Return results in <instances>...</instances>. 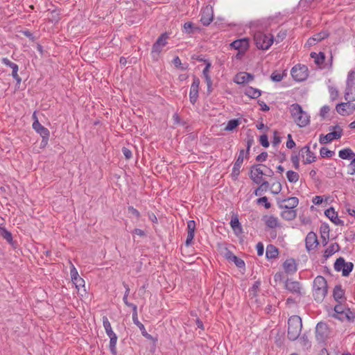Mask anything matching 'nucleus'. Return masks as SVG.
<instances>
[{
  "instance_id": "nucleus-53",
  "label": "nucleus",
  "mask_w": 355,
  "mask_h": 355,
  "mask_svg": "<svg viewBox=\"0 0 355 355\" xmlns=\"http://www.w3.org/2000/svg\"><path fill=\"white\" fill-rule=\"evenodd\" d=\"M173 62L174 64V65L177 67V68H180L182 70H186L187 69V65H182V62H181V60L180 59V58L178 56H176L173 60Z\"/></svg>"
},
{
  "instance_id": "nucleus-41",
  "label": "nucleus",
  "mask_w": 355,
  "mask_h": 355,
  "mask_svg": "<svg viewBox=\"0 0 355 355\" xmlns=\"http://www.w3.org/2000/svg\"><path fill=\"white\" fill-rule=\"evenodd\" d=\"M110 349L112 355H117V350H116V342H117V336H114L110 338Z\"/></svg>"
},
{
  "instance_id": "nucleus-59",
  "label": "nucleus",
  "mask_w": 355,
  "mask_h": 355,
  "mask_svg": "<svg viewBox=\"0 0 355 355\" xmlns=\"http://www.w3.org/2000/svg\"><path fill=\"white\" fill-rule=\"evenodd\" d=\"M122 153L126 159H130L132 157V151L126 147L122 148Z\"/></svg>"
},
{
  "instance_id": "nucleus-3",
  "label": "nucleus",
  "mask_w": 355,
  "mask_h": 355,
  "mask_svg": "<svg viewBox=\"0 0 355 355\" xmlns=\"http://www.w3.org/2000/svg\"><path fill=\"white\" fill-rule=\"evenodd\" d=\"M302 319L298 315H292L288 320V338L294 341L297 340L302 331Z\"/></svg>"
},
{
  "instance_id": "nucleus-32",
  "label": "nucleus",
  "mask_w": 355,
  "mask_h": 355,
  "mask_svg": "<svg viewBox=\"0 0 355 355\" xmlns=\"http://www.w3.org/2000/svg\"><path fill=\"white\" fill-rule=\"evenodd\" d=\"M1 236L7 241L8 243L15 247V242L13 241L12 236L10 232L4 227H0Z\"/></svg>"
},
{
  "instance_id": "nucleus-50",
  "label": "nucleus",
  "mask_w": 355,
  "mask_h": 355,
  "mask_svg": "<svg viewBox=\"0 0 355 355\" xmlns=\"http://www.w3.org/2000/svg\"><path fill=\"white\" fill-rule=\"evenodd\" d=\"M257 203L259 205L263 204L266 209H269L271 207V204L268 202V198L266 196L258 198L257 200Z\"/></svg>"
},
{
  "instance_id": "nucleus-9",
  "label": "nucleus",
  "mask_w": 355,
  "mask_h": 355,
  "mask_svg": "<svg viewBox=\"0 0 355 355\" xmlns=\"http://www.w3.org/2000/svg\"><path fill=\"white\" fill-rule=\"evenodd\" d=\"M350 102L338 103L336 107L337 112L342 116L352 114L355 111V104H352Z\"/></svg>"
},
{
  "instance_id": "nucleus-13",
  "label": "nucleus",
  "mask_w": 355,
  "mask_h": 355,
  "mask_svg": "<svg viewBox=\"0 0 355 355\" xmlns=\"http://www.w3.org/2000/svg\"><path fill=\"white\" fill-rule=\"evenodd\" d=\"M214 19L213 9L211 6H207L201 12L200 21L204 26H208Z\"/></svg>"
},
{
  "instance_id": "nucleus-43",
  "label": "nucleus",
  "mask_w": 355,
  "mask_h": 355,
  "mask_svg": "<svg viewBox=\"0 0 355 355\" xmlns=\"http://www.w3.org/2000/svg\"><path fill=\"white\" fill-rule=\"evenodd\" d=\"M354 264L352 262H346L344 267L343 268L342 274L343 276L347 277L352 271Z\"/></svg>"
},
{
  "instance_id": "nucleus-17",
  "label": "nucleus",
  "mask_w": 355,
  "mask_h": 355,
  "mask_svg": "<svg viewBox=\"0 0 355 355\" xmlns=\"http://www.w3.org/2000/svg\"><path fill=\"white\" fill-rule=\"evenodd\" d=\"M285 287L288 291L298 295H302V287L300 282L287 279L285 283Z\"/></svg>"
},
{
  "instance_id": "nucleus-48",
  "label": "nucleus",
  "mask_w": 355,
  "mask_h": 355,
  "mask_svg": "<svg viewBox=\"0 0 355 355\" xmlns=\"http://www.w3.org/2000/svg\"><path fill=\"white\" fill-rule=\"evenodd\" d=\"M230 261L234 262V264L239 268H245V262L243 259L239 258L236 255L232 257V258L230 260Z\"/></svg>"
},
{
  "instance_id": "nucleus-61",
  "label": "nucleus",
  "mask_w": 355,
  "mask_h": 355,
  "mask_svg": "<svg viewBox=\"0 0 355 355\" xmlns=\"http://www.w3.org/2000/svg\"><path fill=\"white\" fill-rule=\"evenodd\" d=\"M103 324L105 331L112 329L111 324L107 316L103 317Z\"/></svg>"
},
{
  "instance_id": "nucleus-45",
  "label": "nucleus",
  "mask_w": 355,
  "mask_h": 355,
  "mask_svg": "<svg viewBox=\"0 0 355 355\" xmlns=\"http://www.w3.org/2000/svg\"><path fill=\"white\" fill-rule=\"evenodd\" d=\"M345 263L346 262H345L344 258L339 257L338 259H336V261L334 263V269L338 272L343 271V268L344 267Z\"/></svg>"
},
{
  "instance_id": "nucleus-49",
  "label": "nucleus",
  "mask_w": 355,
  "mask_h": 355,
  "mask_svg": "<svg viewBox=\"0 0 355 355\" xmlns=\"http://www.w3.org/2000/svg\"><path fill=\"white\" fill-rule=\"evenodd\" d=\"M329 92L331 101H335L338 97V91L336 87L329 86Z\"/></svg>"
},
{
  "instance_id": "nucleus-1",
  "label": "nucleus",
  "mask_w": 355,
  "mask_h": 355,
  "mask_svg": "<svg viewBox=\"0 0 355 355\" xmlns=\"http://www.w3.org/2000/svg\"><path fill=\"white\" fill-rule=\"evenodd\" d=\"M289 112L294 122L300 128L307 126L310 123L309 115L303 110L298 103H293L289 107Z\"/></svg>"
},
{
  "instance_id": "nucleus-25",
  "label": "nucleus",
  "mask_w": 355,
  "mask_h": 355,
  "mask_svg": "<svg viewBox=\"0 0 355 355\" xmlns=\"http://www.w3.org/2000/svg\"><path fill=\"white\" fill-rule=\"evenodd\" d=\"M218 249L220 254L229 261L232 258V257L234 256L233 252L228 249L227 244L225 243L219 244Z\"/></svg>"
},
{
  "instance_id": "nucleus-5",
  "label": "nucleus",
  "mask_w": 355,
  "mask_h": 355,
  "mask_svg": "<svg viewBox=\"0 0 355 355\" xmlns=\"http://www.w3.org/2000/svg\"><path fill=\"white\" fill-rule=\"evenodd\" d=\"M169 35L167 33H164L157 38L156 42L153 44L151 50V55L153 60H157L162 48L167 44V40Z\"/></svg>"
},
{
  "instance_id": "nucleus-21",
  "label": "nucleus",
  "mask_w": 355,
  "mask_h": 355,
  "mask_svg": "<svg viewBox=\"0 0 355 355\" xmlns=\"http://www.w3.org/2000/svg\"><path fill=\"white\" fill-rule=\"evenodd\" d=\"M132 320L135 324H136L140 329L141 334L143 336L148 339H150L152 338L151 335L148 334L146 331L144 325L139 321L138 320V314H137V310H134V312H132Z\"/></svg>"
},
{
  "instance_id": "nucleus-19",
  "label": "nucleus",
  "mask_w": 355,
  "mask_h": 355,
  "mask_svg": "<svg viewBox=\"0 0 355 355\" xmlns=\"http://www.w3.org/2000/svg\"><path fill=\"white\" fill-rule=\"evenodd\" d=\"M325 216L329 218L331 222H333L335 225H343L344 221L340 220L338 216L337 212L335 211L334 209L330 207L324 211Z\"/></svg>"
},
{
  "instance_id": "nucleus-44",
  "label": "nucleus",
  "mask_w": 355,
  "mask_h": 355,
  "mask_svg": "<svg viewBox=\"0 0 355 355\" xmlns=\"http://www.w3.org/2000/svg\"><path fill=\"white\" fill-rule=\"evenodd\" d=\"M344 319H346L349 322H354L355 319V313L349 309H345V311L343 313V320Z\"/></svg>"
},
{
  "instance_id": "nucleus-31",
  "label": "nucleus",
  "mask_w": 355,
  "mask_h": 355,
  "mask_svg": "<svg viewBox=\"0 0 355 355\" xmlns=\"http://www.w3.org/2000/svg\"><path fill=\"white\" fill-rule=\"evenodd\" d=\"M184 32L187 34H193L196 32L200 31V28L196 26L193 23L188 21L184 24Z\"/></svg>"
},
{
  "instance_id": "nucleus-29",
  "label": "nucleus",
  "mask_w": 355,
  "mask_h": 355,
  "mask_svg": "<svg viewBox=\"0 0 355 355\" xmlns=\"http://www.w3.org/2000/svg\"><path fill=\"white\" fill-rule=\"evenodd\" d=\"M244 94L251 98H257L261 96V91L252 87H247L245 89Z\"/></svg>"
},
{
  "instance_id": "nucleus-7",
  "label": "nucleus",
  "mask_w": 355,
  "mask_h": 355,
  "mask_svg": "<svg viewBox=\"0 0 355 355\" xmlns=\"http://www.w3.org/2000/svg\"><path fill=\"white\" fill-rule=\"evenodd\" d=\"M291 74L295 80L302 82L308 78L309 69L306 65L298 64L292 68Z\"/></svg>"
},
{
  "instance_id": "nucleus-14",
  "label": "nucleus",
  "mask_w": 355,
  "mask_h": 355,
  "mask_svg": "<svg viewBox=\"0 0 355 355\" xmlns=\"http://www.w3.org/2000/svg\"><path fill=\"white\" fill-rule=\"evenodd\" d=\"M319 244L318 236L313 232H310L306 236L305 245L308 252L314 250Z\"/></svg>"
},
{
  "instance_id": "nucleus-39",
  "label": "nucleus",
  "mask_w": 355,
  "mask_h": 355,
  "mask_svg": "<svg viewBox=\"0 0 355 355\" xmlns=\"http://www.w3.org/2000/svg\"><path fill=\"white\" fill-rule=\"evenodd\" d=\"M286 178L291 183H295L299 180V174L293 171H288L286 173Z\"/></svg>"
},
{
  "instance_id": "nucleus-27",
  "label": "nucleus",
  "mask_w": 355,
  "mask_h": 355,
  "mask_svg": "<svg viewBox=\"0 0 355 355\" xmlns=\"http://www.w3.org/2000/svg\"><path fill=\"white\" fill-rule=\"evenodd\" d=\"M345 291L340 285H337L334 288L333 296L336 301L341 302L345 299Z\"/></svg>"
},
{
  "instance_id": "nucleus-34",
  "label": "nucleus",
  "mask_w": 355,
  "mask_h": 355,
  "mask_svg": "<svg viewBox=\"0 0 355 355\" xmlns=\"http://www.w3.org/2000/svg\"><path fill=\"white\" fill-rule=\"evenodd\" d=\"M311 57L314 59V61L317 65H321L323 64L325 60V55L323 52L318 53L315 52L311 53Z\"/></svg>"
},
{
  "instance_id": "nucleus-16",
  "label": "nucleus",
  "mask_w": 355,
  "mask_h": 355,
  "mask_svg": "<svg viewBox=\"0 0 355 355\" xmlns=\"http://www.w3.org/2000/svg\"><path fill=\"white\" fill-rule=\"evenodd\" d=\"M341 137L342 136L340 130L338 131H332L325 135H320L319 141L320 144H324L329 143L334 139H338Z\"/></svg>"
},
{
  "instance_id": "nucleus-30",
  "label": "nucleus",
  "mask_w": 355,
  "mask_h": 355,
  "mask_svg": "<svg viewBox=\"0 0 355 355\" xmlns=\"http://www.w3.org/2000/svg\"><path fill=\"white\" fill-rule=\"evenodd\" d=\"M279 254L277 248L270 244L266 247V256L268 259L276 258Z\"/></svg>"
},
{
  "instance_id": "nucleus-12",
  "label": "nucleus",
  "mask_w": 355,
  "mask_h": 355,
  "mask_svg": "<svg viewBox=\"0 0 355 355\" xmlns=\"http://www.w3.org/2000/svg\"><path fill=\"white\" fill-rule=\"evenodd\" d=\"M230 46L243 54L249 47V38L236 40L230 44Z\"/></svg>"
},
{
  "instance_id": "nucleus-64",
  "label": "nucleus",
  "mask_w": 355,
  "mask_h": 355,
  "mask_svg": "<svg viewBox=\"0 0 355 355\" xmlns=\"http://www.w3.org/2000/svg\"><path fill=\"white\" fill-rule=\"evenodd\" d=\"M196 223L194 220H189L187 222V230L189 232H195Z\"/></svg>"
},
{
  "instance_id": "nucleus-2",
  "label": "nucleus",
  "mask_w": 355,
  "mask_h": 355,
  "mask_svg": "<svg viewBox=\"0 0 355 355\" xmlns=\"http://www.w3.org/2000/svg\"><path fill=\"white\" fill-rule=\"evenodd\" d=\"M328 286L324 277L317 276L313 281V296L315 301L321 302L327 294Z\"/></svg>"
},
{
  "instance_id": "nucleus-15",
  "label": "nucleus",
  "mask_w": 355,
  "mask_h": 355,
  "mask_svg": "<svg viewBox=\"0 0 355 355\" xmlns=\"http://www.w3.org/2000/svg\"><path fill=\"white\" fill-rule=\"evenodd\" d=\"M279 207L281 209H294L299 203V200L296 197H289L277 201Z\"/></svg>"
},
{
  "instance_id": "nucleus-33",
  "label": "nucleus",
  "mask_w": 355,
  "mask_h": 355,
  "mask_svg": "<svg viewBox=\"0 0 355 355\" xmlns=\"http://www.w3.org/2000/svg\"><path fill=\"white\" fill-rule=\"evenodd\" d=\"M281 216L285 220H291L296 217V211L295 209H284Z\"/></svg>"
},
{
  "instance_id": "nucleus-24",
  "label": "nucleus",
  "mask_w": 355,
  "mask_h": 355,
  "mask_svg": "<svg viewBox=\"0 0 355 355\" xmlns=\"http://www.w3.org/2000/svg\"><path fill=\"white\" fill-rule=\"evenodd\" d=\"M284 269L286 273L293 274L297 270V264L293 259H286L283 264Z\"/></svg>"
},
{
  "instance_id": "nucleus-35",
  "label": "nucleus",
  "mask_w": 355,
  "mask_h": 355,
  "mask_svg": "<svg viewBox=\"0 0 355 355\" xmlns=\"http://www.w3.org/2000/svg\"><path fill=\"white\" fill-rule=\"evenodd\" d=\"M339 157L343 159H349L355 156V154L350 148H344L338 153Z\"/></svg>"
},
{
  "instance_id": "nucleus-38",
  "label": "nucleus",
  "mask_w": 355,
  "mask_h": 355,
  "mask_svg": "<svg viewBox=\"0 0 355 355\" xmlns=\"http://www.w3.org/2000/svg\"><path fill=\"white\" fill-rule=\"evenodd\" d=\"M299 342H300V345L304 349H308L311 348V343L309 341V339L306 334H304L302 336V337L300 338Z\"/></svg>"
},
{
  "instance_id": "nucleus-63",
  "label": "nucleus",
  "mask_w": 355,
  "mask_h": 355,
  "mask_svg": "<svg viewBox=\"0 0 355 355\" xmlns=\"http://www.w3.org/2000/svg\"><path fill=\"white\" fill-rule=\"evenodd\" d=\"M329 110L330 107L328 105H324L323 107H322L320 112V116L322 118H325L327 114L329 113Z\"/></svg>"
},
{
  "instance_id": "nucleus-23",
  "label": "nucleus",
  "mask_w": 355,
  "mask_h": 355,
  "mask_svg": "<svg viewBox=\"0 0 355 355\" xmlns=\"http://www.w3.org/2000/svg\"><path fill=\"white\" fill-rule=\"evenodd\" d=\"M230 224L235 234L239 235L243 233V229L236 214L232 215Z\"/></svg>"
},
{
  "instance_id": "nucleus-10",
  "label": "nucleus",
  "mask_w": 355,
  "mask_h": 355,
  "mask_svg": "<svg viewBox=\"0 0 355 355\" xmlns=\"http://www.w3.org/2000/svg\"><path fill=\"white\" fill-rule=\"evenodd\" d=\"M261 164L253 165L251 168L250 178L257 184H259L263 180L262 176L264 175Z\"/></svg>"
},
{
  "instance_id": "nucleus-37",
  "label": "nucleus",
  "mask_w": 355,
  "mask_h": 355,
  "mask_svg": "<svg viewBox=\"0 0 355 355\" xmlns=\"http://www.w3.org/2000/svg\"><path fill=\"white\" fill-rule=\"evenodd\" d=\"M346 87L355 88V71H351L348 73Z\"/></svg>"
},
{
  "instance_id": "nucleus-40",
  "label": "nucleus",
  "mask_w": 355,
  "mask_h": 355,
  "mask_svg": "<svg viewBox=\"0 0 355 355\" xmlns=\"http://www.w3.org/2000/svg\"><path fill=\"white\" fill-rule=\"evenodd\" d=\"M334 311L336 315H335V317L338 318L339 320H343V313L345 312V309L343 308L342 304H337L334 307Z\"/></svg>"
},
{
  "instance_id": "nucleus-42",
  "label": "nucleus",
  "mask_w": 355,
  "mask_h": 355,
  "mask_svg": "<svg viewBox=\"0 0 355 355\" xmlns=\"http://www.w3.org/2000/svg\"><path fill=\"white\" fill-rule=\"evenodd\" d=\"M328 37L329 33L327 31H322L320 33L315 34L312 37V40H313V42H319Z\"/></svg>"
},
{
  "instance_id": "nucleus-54",
  "label": "nucleus",
  "mask_w": 355,
  "mask_h": 355,
  "mask_svg": "<svg viewBox=\"0 0 355 355\" xmlns=\"http://www.w3.org/2000/svg\"><path fill=\"white\" fill-rule=\"evenodd\" d=\"M272 189L271 192L273 194H278L282 191V184L279 182H276V183H273L272 184Z\"/></svg>"
},
{
  "instance_id": "nucleus-11",
  "label": "nucleus",
  "mask_w": 355,
  "mask_h": 355,
  "mask_svg": "<svg viewBox=\"0 0 355 355\" xmlns=\"http://www.w3.org/2000/svg\"><path fill=\"white\" fill-rule=\"evenodd\" d=\"M245 151L243 149L239 151V155L234 164L232 171V178L234 180H236L240 174V168L243 162V157H244Z\"/></svg>"
},
{
  "instance_id": "nucleus-52",
  "label": "nucleus",
  "mask_w": 355,
  "mask_h": 355,
  "mask_svg": "<svg viewBox=\"0 0 355 355\" xmlns=\"http://www.w3.org/2000/svg\"><path fill=\"white\" fill-rule=\"evenodd\" d=\"M71 268H70V275L71 278V281L77 279V277H80L78 272L77 269L73 265V263L69 261Z\"/></svg>"
},
{
  "instance_id": "nucleus-62",
  "label": "nucleus",
  "mask_w": 355,
  "mask_h": 355,
  "mask_svg": "<svg viewBox=\"0 0 355 355\" xmlns=\"http://www.w3.org/2000/svg\"><path fill=\"white\" fill-rule=\"evenodd\" d=\"M270 78L275 82H280L283 79V75L279 73H272Z\"/></svg>"
},
{
  "instance_id": "nucleus-47",
  "label": "nucleus",
  "mask_w": 355,
  "mask_h": 355,
  "mask_svg": "<svg viewBox=\"0 0 355 355\" xmlns=\"http://www.w3.org/2000/svg\"><path fill=\"white\" fill-rule=\"evenodd\" d=\"M320 154L322 158L331 157L334 155V152L329 150L326 147H322L320 150Z\"/></svg>"
},
{
  "instance_id": "nucleus-26",
  "label": "nucleus",
  "mask_w": 355,
  "mask_h": 355,
  "mask_svg": "<svg viewBox=\"0 0 355 355\" xmlns=\"http://www.w3.org/2000/svg\"><path fill=\"white\" fill-rule=\"evenodd\" d=\"M340 250V246L337 243H331L324 252V257L327 259L334 253Z\"/></svg>"
},
{
  "instance_id": "nucleus-20",
  "label": "nucleus",
  "mask_w": 355,
  "mask_h": 355,
  "mask_svg": "<svg viewBox=\"0 0 355 355\" xmlns=\"http://www.w3.org/2000/svg\"><path fill=\"white\" fill-rule=\"evenodd\" d=\"M254 76L247 72H241L238 73L234 78V82L239 85L248 83L253 80Z\"/></svg>"
},
{
  "instance_id": "nucleus-56",
  "label": "nucleus",
  "mask_w": 355,
  "mask_h": 355,
  "mask_svg": "<svg viewBox=\"0 0 355 355\" xmlns=\"http://www.w3.org/2000/svg\"><path fill=\"white\" fill-rule=\"evenodd\" d=\"M76 287L79 289L80 287L85 286V280L80 277H77V279L72 280Z\"/></svg>"
},
{
  "instance_id": "nucleus-8",
  "label": "nucleus",
  "mask_w": 355,
  "mask_h": 355,
  "mask_svg": "<svg viewBox=\"0 0 355 355\" xmlns=\"http://www.w3.org/2000/svg\"><path fill=\"white\" fill-rule=\"evenodd\" d=\"M200 83V79L196 76H193L189 92V101L192 105H195L198 101Z\"/></svg>"
},
{
  "instance_id": "nucleus-28",
  "label": "nucleus",
  "mask_w": 355,
  "mask_h": 355,
  "mask_svg": "<svg viewBox=\"0 0 355 355\" xmlns=\"http://www.w3.org/2000/svg\"><path fill=\"white\" fill-rule=\"evenodd\" d=\"M263 220L266 225L270 228H275L278 226V219L274 216H264Z\"/></svg>"
},
{
  "instance_id": "nucleus-51",
  "label": "nucleus",
  "mask_w": 355,
  "mask_h": 355,
  "mask_svg": "<svg viewBox=\"0 0 355 355\" xmlns=\"http://www.w3.org/2000/svg\"><path fill=\"white\" fill-rule=\"evenodd\" d=\"M1 62H2V63H3V64H5V65H6V66H8V67H10V69H12V71L13 69H15V68H18V67H18V65H17L16 63L11 62V61H10L8 58H3L1 59Z\"/></svg>"
},
{
  "instance_id": "nucleus-58",
  "label": "nucleus",
  "mask_w": 355,
  "mask_h": 355,
  "mask_svg": "<svg viewBox=\"0 0 355 355\" xmlns=\"http://www.w3.org/2000/svg\"><path fill=\"white\" fill-rule=\"evenodd\" d=\"M281 142V137L277 130L273 132V140L272 141L273 146H277Z\"/></svg>"
},
{
  "instance_id": "nucleus-4",
  "label": "nucleus",
  "mask_w": 355,
  "mask_h": 355,
  "mask_svg": "<svg viewBox=\"0 0 355 355\" xmlns=\"http://www.w3.org/2000/svg\"><path fill=\"white\" fill-rule=\"evenodd\" d=\"M273 36L261 31L256 32L254 35V41L256 46L262 50L268 49L273 43Z\"/></svg>"
},
{
  "instance_id": "nucleus-60",
  "label": "nucleus",
  "mask_w": 355,
  "mask_h": 355,
  "mask_svg": "<svg viewBox=\"0 0 355 355\" xmlns=\"http://www.w3.org/2000/svg\"><path fill=\"white\" fill-rule=\"evenodd\" d=\"M348 173L350 175L355 174V157L352 159V162L348 165Z\"/></svg>"
},
{
  "instance_id": "nucleus-36",
  "label": "nucleus",
  "mask_w": 355,
  "mask_h": 355,
  "mask_svg": "<svg viewBox=\"0 0 355 355\" xmlns=\"http://www.w3.org/2000/svg\"><path fill=\"white\" fill-rule=\"evenodd\" d=\"M345 99L347 101H355V88L346 87L345 92Z\"/></svg>"
},
{
  "instance_id": "nucleus-57",
  "label": "nucleus",
  "mask_w": 355,
  "mask_h": 355,
  "mask_svg": "<svg viewBox=\"0 0 355 355\" xmlns=\"http://www.w3.org/2000/svg\"><path fill=\"white\" fill-rule=\"evenodd\" d=\"M259 141L263 147L267 148L269 146V141L266 135H261L259 138Z\"/></svg>"
},
{
  "instance_id": "nucleus-6",
  "label": "nucleus",
  "mask_w": 355,
  "mask_h": 355,
  "mask_svg": "<svg viewBox=\"0 0 355 355\" xmlns=\"http://www.w3.org/2000/svg\"><path fill=\"white\" fill-rule=\"evenodd\" d=\"M331 330L327 323L320 322L315 327V338L320 343H324L329 337Z\"/></svg>"
},
{
  "instance_id": "nucleus-55",
  "label": "nucleus",
  "mask_w": 355,
  "mask_h": 355,
  "mask_svg": "<svg viewBox=\"0 0 355 355\" xmlns=\"http://www.w3.org/2000/svg\"><path fill=\"white\" fill-rule=\"evenodd\" d=\"M291 160L293 164L294 168L298 170L300 168L299 156L297 155H293L291 157Z\"/></svg>"
},
{
  "instance_id": "nucleus-46",
  "label": "nucleus",
  "mask_w": 355,
  "mask_h": 355,
  "mask_svg": "<svg viewBox=\"0 0 355 355\" xmlns=\"http://www.w3.org/2000/svg\"><path fill=\"white\" fill-rule=\"evenodd\" d=\"M239 124L238 119H232L228 121L225 130L227 131H231L235 129Z\"/></svg>"
},
{
  "instance_id": "nucleus-18",
  "label": "nucleus",
  "mask_w": 355,
  "mask_h": 355,
  "mask_svg": "<svg viewBox=\"0 0 355 355\" xmlns=\"http://www.w3.org/2000/svg\"><path fill=\"white\" fill-rule=\"evenodd\" d=\"M300 152H301L302 156L303 157L304 156H306V158L304 160V164H309L315 162L316 157H315V154L310 150L309 146L306 145V146H304L301 149Z\"/></svg>"
},
{
  "instance_id": "nucleus-22",
  "label": "nucleus",
  "mask_w": 355,
  "mask_h": 355,
  "mask_svg": "<svg viewBox=\"0 0 355 355\" xmlns=\"http://www.w3.org/2000/svg\"><path fill=\"white\" fill-rule=\"evenodd\" d=\"M33 128L40 135V136L45 137H49L50 136V132L49 130L43 126L38 121V119H36L33 123Z\"/></svg>"
}]
</instances>
